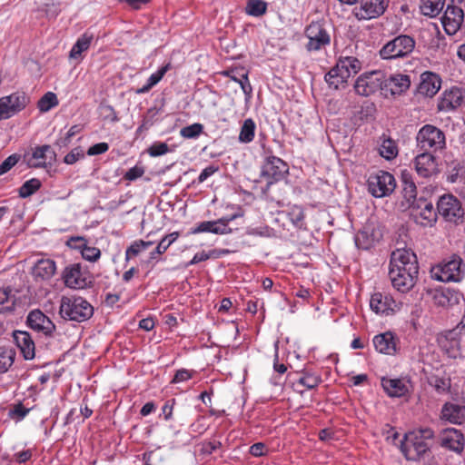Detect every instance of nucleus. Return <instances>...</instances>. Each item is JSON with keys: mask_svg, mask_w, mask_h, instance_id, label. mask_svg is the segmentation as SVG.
<instances>
[{"mask_svg": "<svg viewBox=\"0 0 465 465\" xmlns=\"http://www.w3.org/2000/svg\"><path fill=\"white\" fill-rule=\"evenodd\" d=\"M433 437L434 431L430 428L410 431L401 441V451L408 460H417L430 450L427 440Z\"/></svg>", "mask_w": 465, "mask_h": 465, "instance_id": "f257e3e1", "label": "nucleus"}, {"mask_svg": "<svg viewBox=\"0 0 465 465\" xmlns=\"http://www.w3.org/2000/svg\"><path fill=\"white\" fill-rule=\"evenodd\" d=\"M59 314L64 320L82 322L93 316L94 307L81 296H63L60 301Z\"/></svg>", "mask_w": 465, "mask_h": 465, "instance_id": "f03ea898", "label": "nucleus"}, {"mask_svg": "<svg viewBox=\"0 0 465 465\" xmlns=\"http://www.w3.org/2000/svg\"><path fill=\"white\" fill-rule=\"evenodd\" d=\"M361 68V62L353 56L340 57L336 65L326 74L325 81L330 87L338 89L347 83L348 79L356 74Z\"/></svg>", "mask_w": 465, "mask_h": 465, "instance_id": "7ed1b4c3", "label": "nucleus"}, {"mask_svg": "<svg viewBox=\"0 0 465 465\" xmlns=\"http://www.w3.org/2000/svg\"><path fill=\"white\" fill-rule=\"evenodd\" d=\"M416 143L420 152L434 153L446 147V137L440 128L432 124H425L419 130Z\"/></svg>", "mask_w": 465, "mask_h": 465, "instance_id": "20e7f679", "label": "nucleus"}, {"mask_svg": "<svg viewBox=\"0 0 465 465\" xmlns=\"http://www.w3.org/2000/svg\"><path fill=\"white\" fill-rule=\"evenodd\" d=\"M415 47L412 37L401 35L385 44L380 50V56L385 60L397 59L409 55Z\"/></svg>", "mask_w": 465, "mask_h": 465, "instance_id": "39448f33", "label": "nucleus"}, {"mask_svg": "<svg viewBox=\"0 0 465 465\" xmlns=\"http://www.w3.org/2000/svg\"><path fill=\"white\" fill-rule=\"evenodd\" d=\"M62 280L67 288L82 290L92 283V276L80 263H71L62 272Z\"/></svg>", "mask_w": 465, "mask_h": 465, "instance_id": "423d86ee", "label": "nucleus"}, {"mask_svg": "<svg viewBox=\"0 0 465 465\" xmlns=\"http://www.w3.org/2000/svg\"><path fill=\"white\" fill-rule=\"evenodd\" d=\"M308 39L305 48L308 52H318L325 49L331 44V35L322 23L312 22L304 30Z\"/></svg>", "mask_w": 465, "mask_h": 465, "instance_id": "0eeeda50", "label": "nucleus"}, {"mask_svg": "<svg viewBox=\"0 0 465 465\" xmlns=\"http://www.w3.org/2000/svg\"><path fill=\"white\" fill-rule=\"evenodd\" d=\"M28 95L20 91L0 97V121L9 119L23 111L29 104Z\"/></svg>", "mask_w": 465, "mask_h": 465, "instance_id": "6e6552de", "label": "nucleus"}, {"mask_svg": "<svg viewBox=\"0 0 465 465\" xmlns=\"http://www.w3.org/2000/svg\"><path fill=\"white\" fill-rule=\"evenodd\" d=\"M463 272L462 260L456 255L432 270L433 277L443 282H460L463 277Z\"/></svg>", "mask_w": 465, "mask_h": 465, "instance_id": "1a4fd4ad", "label": "nucleus"}, {"mask_svg": "<svg viewBox=\"0 0 465 465\" xmlns=\"http://www.w3.org/2000/svg\"><path fill=\"white\" fill-rule=\"evenodd\" d=\"M56 159L54 149L48 145H38L25 153L24 161L30 168H46Z\"/></svg>", "mask_w": 465, "mask_h": 465, "instance_id": "9d476101", "label": "nucleus"}, {"mask_svg": "<svg viewBox=\"0 0 465 465\" xmlns=\"http://www.w3.org/2000/svg\"><path fill=\"white\" fill-rule=\"evenodd\" d=\"M396 187L394 176L385 171H379L371 174L368 179V190L370 193L381 198L391 194Z\"/></svg>", "mask_w": 465, "mask_h": 465, "instance_id": "9b49d317", "label": "nucleus"}, {"mask_svg": "<svg viewBox=\"0 0 465 465\" xmlns=\"http://www.w3.org/2000/svg\"><path fill=\"white\" fill-rule=\"evenodd\" d=\"M437 210L446 222L459 223L464 217L460 200L452 194L442 195L438 201Z\"/></svg>", "mask_w": 465, "mask_h": 465, "instance_id": "f8f14e48", "label": "nucleus"}, {"mask_svg": "<svg viewBox=\"0 0 465 465\" xmlns=\"http://www.w3.org/2000/svg\"><path fill=\"white\" fill-rule=\"evenodd\" d=\"M384 73L371 71L361 74L354 84L355 92L362 96H369L379 90H383Z\"/></svg>", "mask_w": 465, "mask_h": 465, "instance_id": "ddd939ff", "label": "nucleus"}, {"mask_svg": "<svg viewBox=\"0 0 465 465\" xmlns=\"http://www.w3.org/2000/svg\"><path fill=\"white\" fill-rule=\"evenodd\" d=\"M401 303L390 293L376 292L371 294L370 307L378 315H391L400 311Z\"/></svg>", "mask_w": 465, "mask_h": 465, "instance_id": "4468645a", "label": "nucleus"}, {"mask_svg": "<svg viewBox=\"0 0 465 465\" xmlns=\"http://www.w3.org/2000/svg\"><path fill=\"white\" fill-rule=\"evenodd\" d=\"M288 173L287 163L277 156H268L262 169V175L267 179L268 185L282 180Z\"/></svg>", "mask_w": 465, "mask_h": 465, "instance_id": "2eb2a0df", "label": "nucleus"}, {"mask_svg": "<svg viewBox=\"0 0 465 465\" xmlns=\"http://www.w3.org/2000/svg\"><path fill=\"white\" fill-rule=\"evenodd\" d=\"M389 5V0H361L353 14L359 20H371L384 14Z\"/></svg>", "mask_w": 465, "mask_h": 465, "instance_id": "dca6fc26", "label": "nucleus"}, {"mask_svg": "<svg viewBox=\"0 0 465 465\" xmlns=\"http://www.w3.org/2000/svg\"><path fill=\"white\" fill-rule=\"evenodd\" d=\"M412 208L413 219L417 224L423 227H432L437 222V213L433 204L425 199H420Z\"/></svg>", "mask_w": 465, "mask_h": 465, "instance_id": "f3484780", "label": "nucleus"}, {"mask_svg": "<svg viewBox=\"0 0 465 465\" xmlns=\"http://www.w3.org/2000/svg\"><path fill=\"white\" fill-rule=\"evenodd\" d=\"M417 174L422 178H430L440 173L439 164L433 153L420 152L413 160Z\"/></svg>", "mask_w": 465, "mask_h": 465, "instance_id": "a211bd4d", "label": "nucleus"}, {"mask_svg": "<svg viewBox=\"0 0 465 465\" xmlns=\"http://www.w3.org/2000/svg\"><path fill=\"white\" fill-rule=\"evenodd\" d=\"M26 324L33 331L42 333L46 337H52L55 331L54 323L42 311L37 309L28 313Z\"/></svg>", "mask_w": 465, "mask_h": 465, "instance_id": "6ab92c4d", "label": "nucleus"}, {"mask_svg": "<svg viewBox=\"0 0 465 465\" xmlns=\"http://www.w3.org/2000/svg\"><path fill=\"white\" fill-rule=\"evenodd\" d=\"M390 269L419 272L416 254L410 249H396L391 256Z\"/></svg>", "mask_w": 465, "mask_h": 465, "instance_id": "aec40b11", "label": "nucleus"}, {"mask_svg": "<svg viewBox=\"0 0 465 465\" xmlns=\"http://www.w3.org/2000/svg\"><path fill=\"white\" fill-rule=\"evenodd\" d=\"M418 273L419 272H413L409 269L401 271L390 269L389 277L395 289L401 292H407L415 285Z\"/></svg>", "mask_w": 465, "mask_h": 465, "instance_id": "412c9836", "label": "nucleus"}, {"mask_svg": "<svg viewBox=\"0 0 465 465\" xmlns=\"http://www.w3.org/2000/svg\"><path fill=\"white\" fill-rule=\"evenodd\" d=\"M464 21L463 10L457 5H447L443 16L441 17L442 26L449 35H455L460 28Z\"/></svg>", "mask_w": 465, "mask_h": 465, "instance_id": "4be33fe9", "label": "nucleus"}, {"mask_svg": "<svg viewBox=\"0 0 465 465\" xmlns=\"http://www.w3.org/2000/svg\"><path fill=\"white\" fill-rule=\"evenodd\" d=\"M87 240L84 237L75 236L71 237L68 241V245L71 248L80 251L82 257L91 262H95L101 257L100 249L88 245Z\"/></svg>", "mask_w": 465, "mask_h": 465, "instance_id": "5701e85b", "label": "nucleus"}, {"mask_svg": "<svg viewBox=\"0 0 465 465\" xmlns=\"http://www.w3.org/2000/svg\"><path fill=\"white\" fill-rule=\"evenodd\" d=\"M13 338L25 360H33L35 356V345L29 332L15 331Z\"/></svg>", "mask_w": 465, "mask_h": 465, "instance_id": "b1692460", "label": "nucleus"}, {"mask_svg": "<svg viewBox=\"0 0 465 465\" xmlns=\"http://www.w3.org/2000/svg\"><path fill=\"white\" fill-rule=\"evenodd\" d=\"M372 341L375 350L380 353L393 355L397 351V338L391 331L375 335Z\"/></svg>", "mask_w": 465, "mask_h": 465, "instance_id": "393cba45", "label": "nucleus"}, {"mask_svg": "<svg viewBox=\"0 0 465 465\" xmlns=\"http://www.w3.org/2000/svg\"><path fill=\"white\" fill-rule=\"evenodd\" d=\"M411 85L410 76L407 74H391L389 78L384 75L383 91L391 94H401L409 89Z\"/></svg>", "mask_w": 465, "mask_h": 465, "instance_id": "a878e982", "label": "nucleus"}, {"mask_svg": "<svg viewBox=\"0 0 465 465\" xmlns=\"http://www.w3.org/2000/svg\"><path fill=\"white\" fill-rule=\"evenodd\" d=\"M381 386L390 397H403L410 391V381L403 379L382 378Z\"/></svg>", "mask_w": 465, "mask_h": 465, "instance_id": "bb28decb", "label": "nucleus"}, {"mask_svg": "<svg viewBox=\"0 0 465 465\" xmlns=\"http://www.w3.org/2000/svg\"><path fill=\"white\" fill-rule=\"evenodd\" d=\"M223 74L229 77L232 81L239 84L245 95V99H251L252 94V87L249 81L248 71H246L243 67L232 68L224 71Z\"/></svg>", "mask_w": 465, "mask_h": 465, "instance_id": "cd10ccee", "label": "nucleus"}, {"mask_svg": "<svg viewBox=\"0 0 465 465\" xmlns=\"http://www.w3.org/2000/svg\"><path fill=\"white\" fill-rule=\"evenodd\" d=\"M464 97L460 88L454 87L445 91L438 104L439 111L449 112L459 107Z\"/></svg>", "mask_w": 465, "mask_h": 465, "instance_id": "c85d7f7f", "label": "nucleus"}, {"mask_svg": "<svg viewBox=\"0 0 465 465\" xmlns=\"http://www.w3.org/2000/svg\"><path fill=\"white\" fill-rule=\"evenodd\" d=\"M437 341L440 349L450 357H456L460 343V337H457V330H450L438 336Z\"/></svg>", "mask_w": 465, "mask_h": 465, "instance_id": "c756f323", "label": "nucleus"}, {"mask_svg": "<svg viewBox=\"0 0 465 465\" xmlns=\"http://www.w3.org/2000/svg\"><path fill=\"white\" fill-rule=\"evenodd\" d=\"M55 272L56 263L52 259H40L35 263L32 269L33 277L36 281H48Z\"/></svg>", "mask_w": 465, "mask_h": 465, "instance_id": "7c9ffc66", "label": "nucleus"}, {"mask_svg": "<svg viewBox=\"0 0 465 465\" xmlns=\"http://www.w3.org/2000/svg\"><path fill=\"white\" fill-rule=\"evenodd\" d=\"M440 84V78L436 74L430 72L423 73L419 84V93L431 97L439 92Z\"/></svg>", "mask_w": 465, "mask_h": 465, "instance_id": "2f4dec72", "label": "nucleus"}, {"mask_svg": "<svg viewBox=\"0 0 465 465\" xmlns=\"http://www.w3.org/2000/svg\"><path fill=\"white\" fill-rule=\"evenodd\" d=\"M441 419L452 424H461L465 419V407L446 402L441 409Z\"/></svg>", "mask_w": 465, "mask_h": 465, "instance_id": "473e14b6", "label": "nucleus"}, {"mask_svg": "<svg viewBox=\"0 0 465 465\" xmlns=\"http://www.w3.org/2000/svg\"><path fill=\"white\" fill-rule=\"evenodd\" d=\"M441 446L454 451H461L463 449V435L457 429H448L442 435Z\"/></svg>", "mask_w": 465, "mask_h": 465, "instance_id": "72a5a7b5", "label": "nucleus"}, {"mask_svg": "<svg viewBox=\"0 0 465 465\" xmlns=\"http://www.w3.org/2000/svg\"><path fill=\"white\" fill-rule=\"evenodd\" d=\"M432 300L437 306L449 307L454 303H458L459 295L457 292L449 288L435 289L432 292Z\"/></svg>", "mask_w": 465, "mask_h": 465, "instance_id": "f704fd0d", "label": "nucleus"}, {"mask_svg": "<svg viewBox=\"0 0 465 465\" xmlns=\"http://www.w3.org/2000/svg\"><path fill=\"white\" fill-rule=\"evenodd\" d=\"M401 181L403 198L406 200L409 207L414 206L419 200L416 198L417 187L412 180L411 174L408 172H403L401 174Z\"/></svg>", "mask_w": 465, "mask_h": 465, "instance_id": "c9c22d12", "label": "nucleus"}, {"mask_svg": "<svg viewBox=\"0 0 465 465\" xmlns=\"http://www.w3.org/2000/svg\"><path fill=\"white\" fill-rule=\"evenodd\" d=\"M93 39V34L89 32L84 33L73 45L69 53L70 58L80 59L82 54L89 49Z\"/></svg>", "mask_w": 465, "mask_h": 465, "instance_id": "e433bc0d", "label": "nucleus"}, {"mask_svg": "<svg viewBox=\"0 0 465 465\" xmlns=\"http://www.w3.org/2000/svg\"><path fill=\"white\" fill-rule=\"evenodd\" d=\"M171 63H167L166 64L160 67L156 72L152 74L150 77L147 79L146 84L141 88L135 91L136 94H142L148 93L154 85H156L164 76V74L171 69Z\"/></svg>", "mask_w": 465, "mask_h": 465, "instance_id": "4c0bfd02", "label": "nucleus"}, {"mask_svg": "<svg viewBox=\"0 0 465 465\" xmlns=\"http://www.w3.org/2000/svg\"><path fill=\"white\" fill-rule=\"evenodd\" d=\"M225 227H221L218 220L204 221L199 223L194 228L192 229V233L211 232L214 234H226Z\"/></svg>", "mask_w": 465, "mask_h": 465, "instance_id": "58836bf2", "label": "nucleus"}, {"mask_svg": "<svg viewBox=\"0 0 465 465\" xmlns=\"http://www.w3.org/2000/svg\"><path fill=\"white\" fill-rule=\"evenodd\" d=\"M399 153L397 143L390 137H383L379 147V153L386 160H392L397 157Z\"/></svg>", "mask_w": 465, "mask_h": 465, "instance_id": "ea45409f", "label": "nucleus"}, {"mask_svg": "<svg viewBox=\"0 0 465 465\" xmlns=\"http://www.w3.org/2000/svg\"><path fill=\"white\" fill-rule=\"evenodd\" d=\"M443 6L444 0H421L420 9L422 15L435 17L440 13Z\"/></svg>", "mask_w": 465, "mask_h": 465, "instance_id": "a19ab883", "label": "nucleus"}, {"mask_svg": "<svg viewBox=\"0 0 465 465\" xmlns=\"http://www.w3.org/2000/svg\"><path fill=\"white\" fill-rule=\"evenodd\" d=\"M15 351L13 348L0 346V374L5 373L14 364Z\"/></svg>", "mask_w": 465, "mask_h": 465, "instance_id": "79ce46f5", "label": "nucleus"}, {"mask_svg": "<svg viewBox=\"0 0 465 465\" xmlns=\"http://www.w3.org/2000/svg\"><path fill=\"white\" fill-rule=\"evenodd\" d=\"M15 303V298L11 288H0V312L13 311Z\"/></svg>", "mask_w": 465, "mask_h": 465, "instance_id": "37998d69", "label": "nucleus"}, {"mask_svg": "<svg viewBox=\"0 0 465 465\" xmlns=\"http://www.w3.org/2000/svg\"><path fill=\"white\" fill-rule=\"evenodd\" d=\"M255 123L252 118L245 119L241 127L239 141L243 143H251L255 134Z\"/></svg>", "mask_w": 465, "mask_h": 465, "instance_id": "c03bdc74", "label": "nucleus"}, {"mask_svg": "<svg viewBox=\"0 0 465 465\" xmlns=\"http://www.w3.org/2000/svg\"><path fill=\"white\" fill-rule=\"evenodd\" d=\"M286 215L294 227L301 229L304 226V211L301 206L292 205L286 212Z\"/></svg>", "mask_w": 465, "mask_h": 465, "instance_id": "a18cd8bd", "label": "nucleus"}, {"mask_svg": "<svg viewBox=\"0 0 465 465\" xmlns=\"http://www.w3.org/2000/svg\"><path fill=\"white\" fill-rule=\"evenodd\" d=\"M321 382L322 378L320 375L306 371H302L297 380V384L309 390L316 388Z\"/></svg>", "mask_w": 465, "mask_h": 465, "instance_id": "49530a36", "label": "nucleus"}, {"mask_svg": "<svg viewBox=\"0 0 465 465\" xmlns=\"http://www.w3.org/2000/svg\"><path fill=\"white\" fill-rule=\"evenodd\" d=\"M152 244L153 242L150 241H134L125 251V260L129 261L131 258L137 256L142 252L147 250Z\"/></svg>", "mask_w": 465, "mask_h": 465, "instance_id": "de8ad7c7", "label": "nucleus"}, {"mask_svg": "<svg viewBox=\"0 0 465 465\" xmlns=\"http://www.w3.org/2000/svg\"><path fill=\"white\" fill-rule=\"evenodd\" d=\"M245 11L249 15L261 16L266 13L267 4L262 0H248Z\"/></svg>", "mask_w": 465, "mask_h": 465, "instance_id": "09e8293b", "label": "nucleus"}, {"mask_svg": "<svg viewBox=\"0 0 465 465\" xmlns=\"http://www.w3.org/2000/svg\"><path fill=\"white\" fill-rule=\"evenodd\" d=\"M58 104L56 94L53 92H48L43 95L37 103V108L42 113H46Z\"/></svg>", "mask_w": 465, "mask_h": 465, "instance_id": "8fccbe9b", "label": "nucleus"}, {"mask_svg": "<svg viewBox=\"0 0 465 465\" xmlns=\"http://www.w3.org/2000/svg\"><path fill=\"white\" fill-rule=\"evenodd\" d=\"M42 183L37 178H32L23 183L19 188V196L21 198H27L34 194L37 190L40 189Z\"/></svg>", "mask_w": 465, "mask_h": 465, "instance_id": "3c124183", "label": "nucleus"}, {"mask_svg": "<svg viewBox=\"0 0 465 465\" xmlns=\"http://www.w3.org/2000/svg\"><path fill=\"white\" fill-rule=\"evenodd\" d=\"M375 240L367 230L360 231L355 235V244L359 249L369 250L374 245Z\"/></svg>", "mask_w": 465, "mask_h": 465, "instance_id": "603ef678", "label": "nucleus"}, {"mask_svg": "<svg viewBox=\"0 0 465 465\" xmlns=\"http://www.w3.org/2000/svg\"><path fill=\"white\" fill-rule=\"evenodd\" d=\"M203 125L200 123L183 127L180 130V135L184 139H196L203 133Z\"/></svg>", "mask_w": 465, "mask_h": 465, "instance_id": "864d4df0", "label": "nucleus"}, {"mask_svg": "<svg viewBox=\"0 0 465 465\" xmlns=\"http://www.w3.org/2000/svg\"><path fill=\"white\" fill-rule=\"evenodd\" d=\"M180 233L178 232H173L165 235L159 242L155 248V252L164 253L168 248L179 238Z\"/></svg>", "mask_w": 465, "mask_h": 465, "instance_id": "5fc2aeb1", "label": "nucleus"}, {"mask_svg": "<svg viewBox=\"0 0 465 465\" xmlns=\"http://www.w3.org/2000/svg\"><path fill=\"white\" fill-rule=\"evenodd\" d=\"M450 175L449 181L451 183H456L460 177H462L465 173V166L464 163L460 161H453L450 165Z\"/></svg>", "mask_w": 465, "mask_h": 465, "instance_id": "6e6d98bb", "label": "nucleus"}, {"mask_svg": "<svg viewBox=\"0 0 465 465\" xmlns=\"http://www.w3.org/2000/svg\"><path fill=\"white\" fill-rule=\"evenodd\" d=\"M430 384L440 394L447 393L450 389V381L438 376L431 377Z\"/></svg>", "mask_w": 465, "mask_h": 465, "instance_id": "4d7b16f0", "label": "nucleus"}, {"mask_svg": "<svg viewBox=\"0 0 465 465\" xmlns=\"http://www.w3.org/2000/svg\"><path fill=\"white\" fill-rule=\"evenodd\" d=\"M170 152L169 146L163 142H154L147 149V153L151 157H158Z\"/></svg>", "mask_w": 465, "mask_h": 465, "instance_id": "13d9d810", "label": "nucleus"}, {"mask_svg": "<svg viewBox=\"0 0 465 465\" xmlns=\"http://www.w3.org/2000/svg\"><path fill=\"white\" fill-rule=\"evenodd\" d=\"M196 374V371L194 370H188V369H180L177 370L173 380L172 383H180L183 381H187L190 379H192Z\"/></svg>", "mask_w": 465, "mask_h": 465, "instance_id": "bf43d9fd", "label": "nucleus"}, {"mask_svg": "<svg viewBox=\"0 0 465 465\" xmlns=\"http://www.w3.org/2000/svg\"><path fill=\"white\" fill-rule=\"evenodd\" d=\"M84 157V151L81 147H75L74 149L71 150V152H69L64 158V162L66 163V164H74L78 160L82 159Z\"/></svg>", "mask_w": 465, "mask_h": 465, "instance_id": "052dcab7", "label": "nucleus"}, {"mask_svg": "<svg viewBox=\"0 0 465 465\" xmlns=\"http://www.w3.org/2000/svg\"><path fill=\"white\" fill-rule=\"evenodd\" d=\"M29 409L25 408L22 403L16 404L12 410L9 411V416L16 420H23L27 413Z\"/></svg>", "mask_w": 465, "mask_h": 465, "instance_id": "680f3d73", "label": "nucleus"}, {"mask_svg": "<svg viewBox=\"0 0 465 465\" xmlns=\"http://www.w3.org/2000/svg\"><path fill=\"white\" fill-rule=\"evenodd\" d=\"M19 161V156L12 154L8 156L2 163H0V175L7 173L12 167H14Z\"/></svg>", "mask_w": 465, "mask_h": 465, "instance_id": "e2e57ef3", "label": "nucleus"}, {"mask_svg": "<svg viewBox=\"0 0 465 465\" xmlns=\"http://www.w3.org/2000/svg\"><path fill=\"white\" fill-rule=\"evenodd\" d=\"M144 173V168L143 166L135 165L130 168L124 174V178L127 181H134L142 177Z\"/></svg>", "mask_w": 465, "mask_h": 465, "instance_id": "0e129e2a", "label": "nucleus"}, {"mask_svg": "<svg viewBox=\"0 0 465 465\" xmlns=\"http://www.w3.org/2000/svg\"><path fill=\"white\" fill-rule=\"evenodd\" d=\"M108 149H109V145L107 143H98L92 145L88 149L87 154L88 155L102 154V153H104L105 152H107Z\"/></svg>", "mask_w": 465, "mask_h": 465, "instance_id": "69168bd1", "label": "nucleus"}, {"mask_svg": "<svg viewBox=\"0 0 465 465\" xmlns=\"http://www.w3.org/2000/svg\"><path fill=\"white\" fill-rule=\"evenodd\" d=\"M249 452L253 457H262L266 454L267 448L264 443L257 442L250 447Z\"/></svg>", "mask_w": 465, "mask_h": 465, "instance_id": "338daca9", "label": "nucleus"}, {"mask_svg": "<svg viewBox=\"0 0 465 465\" xmlns=\"http://www.w3.org/2000/svg\"><path fill=\"white\" fill-rule=\"evenodd\" d=\"M222 446L221 441L217 440H213L203 444L202 450L205 454H212L220 449Z\"/></svg>", "mask_w": 465, "mask_h": 465, "instance_id": "774afa93", "label": "nucleus"}]
</instances>
